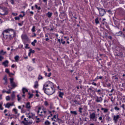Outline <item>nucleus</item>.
Listing matches in <instances>:
<instances>
[{
    "instance_id": "obj_27",
    "label": "nucleus",
    "mask_w": 125,
    "mask_h": 125,
    "mask_svg": "<svg viewBox=\"0 0 125 125\" xmlns=\"http://www.w3.org/2000/svg\"><path fill=\"white\" fill-rule=\"evenodd\" d=\"M99 121H101V123H103V116L101 115L99 118Z\"/></svg>"
},
{
    "instance_id": "obj_60",
    "label": "nucleus",
    "mask_w": 125,
    "mask_h": 125,
    "mask_svg": "<svg viewBox=\"0 0 125 125\" xmlns=\"http://www.w3.org/2000/svg\"><path fill=\"white\" fill-rule=\"evenodd\" d=\"M106 86L110 87L111 86V83H109L106 85Z\"/></svg>"
},
{
    "instance_id": "obj_62",
    "label": "nucleus",
    "mask_w": 125,
    "mask_h": 125,
    "mask_svg": "<svg viewBox=\"0 0 125 125\" xmlns=\"http://www.w3.org/2000/svg\"><path fill=\"white\" fill-rule=\"evenodd\" d=\"M89 90H90V91L92 90V87H91L89 88L88 89V92H89Z\"/></svg>"
},
{
    "instance_id": "obj_29",
    "label": "nucleus",
    "mask_w": 125,
    "mask_h": 125,
    "mask_svg": "<svg viewBox=\"0 0 125 125\" xmlns=\"http://www.w3.org/2000/svg\"><path fill=\"white\" fill-rule=\"evenodd\" d=\"M31 31L33 33H35V32H36V26H33L31 29Z\"/></svg>"
},
{
    "instance_id": "obj_26",
    "label": "nucleus",
    "mask_w": 125,
    "mask_h": 125,
    "mask_svg": "<svg viewBox=\"0 0 125 125\" xmlns=\"http://www.w3.org/2000/svg\"><path fill=\"white\" fill-rule=\"evenodd\" d=\"M14 59H15V61L16 62H17L18 61V60H19V56H18V55L16 56L14 58Z\"/></svg>"
},
{
    "instance_id": "obj_28",
    "label": "nucleus",
    "mask_w": 125,
    "mask_h": 125,
    "mask_svg": "<svg viewBox=\"0 0 125 125\" xmlns=\"http://www.w3.org/2000/svg\"><path fill=\"white\" fill-rule=\"evenodd\" d=\"M35 118L36 119V120H38L36 121V123L39 124V123L41 122V121H40V118H38V116L35 117Z\"/></svg>"
},
{
    "instance_id": "obj_21",
    "label": "nucleus",
    "mask_w": 125,
    "mask_h": 125,
    "mask_svg": "<svg viewBox=\"0 0 125 125\" xmlns=\"http://www.w3.org/2000/svg\"><path fill=\"white\" fill-rule=\"evenodd\" d=\"M26 92H28V89H27V88H22V93L23 94H25V93H26Z\"/></svg>"
},
{
    "instance_id": "obj_50",
    "label": "nucleus",
    "mask_w": 125,
    "mask_h": 125,
    "mask_svg": "<svg viewBox=\"0 0 125 125\" xmlns=\"http://www.w3.org/2000/svg\"><path fill=\"white\" fill-rule=\"evenodd\" d=\"M17 97H18V100L19 101H20V100H21V97H19V95H17Z\"/></svg>"
},
{
    "instance_id": "obj_20",
    "label": "nucleus",
    "mask_w": 125,
    "mask_h": 125,
    "mask_svg": "<svg viewBox=\"0 0 125 125\" xmlns=\"http://www.w3.org/2000/svg\"><path fill=\"white\" fill-rule=\"evenodd\" d=\"M38 87H39V83H38L37 81H36L35 83L34 87V88H38Z\"/></svg>"
},
{
    "instance_id": "obj_7",
    "label": "nucleus",
    "mask_w": 125,
    "mask_h": 125,
    "mask_svg": "<svg viewBox=\"0 0 125 125\" xmlns=\"http://www.w3.org/2000/svg\"><path fill=\"white\" fill-rule=\"evenodd\" d=\"M36 118V114H34V113H29L28 114V117L27 118V120H28V121H30V120H31V119H32V120H35Z\"/></svg>"
},
{
    "instance_id": "obj_17",
    "label": "nucleus",
    "mask_w": 125,
    "mask_h": 125,
    "mask_svg": "<svg viewBox=\"0 0 125 125\" xmlns=\"http://www.w3.org/2000/svg\"><path fill=\"white\" fill-rule=\"evenodd\" d=\"M22 40H27L28 39V36L26 34H22L21 35Z\"/></svg>"
},
{
    "instance_id": "obj_32",
    "label": "nucleus",
    "mask_w": 125,
    "mask_h": 125,
    "mask_svg": "<svg viewBox=\"0 0 125 125\" xmlns=\"http://www.w3.org/2000/svg\"><path fill=\"white\" fill-rule=\"evenodd\" d=\"M95 22L96 24H99V21H98V18H96L95 20Z\"/></svg>"
},
{
    "instance_id": "obj_8",
    "label": "nucleus",
    "mask_w": 125,
    "mask_h": 125,
    "mask_svg": "<svg viewBox=\"0 0 125 125\" xmlns=\"http://www.w3.org/2000/svg\"><path fill=\"white\" fill-rule=\"evenodd\" d=\"M22 124H23L24 125H29L33 124V121H32V120L31 119H29V120L28 121V120L27 119V122L22 121Z\"/></svg>"
},
{
    "instance_id": "obj_33",
    "label": "nucleus",
    "mask_w": 125,
    "mask_h": 125,
    "mask_svg": "<svg viewBox=\"0 0 125 125\" xmlns=\"http://www.w3.org/2000/svg\"><path fill=\"white\" fill-rule=\"evenodd\" d=\"M35 7H36V9H38V10H41V7L38 6L37 5H35Z\"/></svg>"
},
{
    "instance_id": "obj_47",
    "label": "nucleus",
    "mask_w": 125,
    "mask_h": 125,
    "mask_svg": "<svg viewBox=\"0 0 125 125\" xmlns=\"http://www.w3.org/2000/svg\"><path fill=\"white\" fill-rule=\"evenodd\" d=\"M44 105L45 106H48V103L47 102V101L44 102Z\"/></svg>"
},
{
    "instance_id": "obj_55",
    "label": "nucleus",
    "mask_w": 125,
    "mask_h": 125,
    "mask_svg": "<svg viewBox=\"0 0 125 125\" xmlns=\"http://www.w3.org/2000/svg\"><path fill=\"white\" fill-rule=\"evenodd\" d=\"M96 92H98V93H99V94H100V92H101V90L99 89V90H97Z\"/></svg>"
},
{
    "instance_id": "obj_58",
    "label": "nucleus",
    "mask_w": 125,
    "mask_h": 125,
    "mask_svg": "<svg viewBox=\"0 0 125 125\" xmlns=\"http://www.w3.org/2000/svg\"><path fill=\"white\" fill-rule=\"evenodd\" d=\"M15 88H13V87H10L9 90L10 91H11V90H12V89H14Z\"/></svg>"
},
{
    "instance_id": "obj_57",
    "label": "nucleus",
    "mask_w": 125,
    "mask_h": 125,
    "mask_svg": "<svg viewBox=\"0 0 125 125\" xmlns=\"http://www.w3.org/2000/svg\"><path fill=\"white\" fill-rule=\"evenodd\" d=\"M76 98H77V99H81V97H80V95H77L76 96Z\"/></svg>"
},
{
    "instance_id": "obj_53",
    "label": "nucleus",
    "mask_w": 125,
    "mask_h": 125,
    "mask_svg": "<svg viewBox=\"0 0 125 125\" xmlns=\"http://www.w3.org/2000/svg\"><path fill=\"white\" fill-rule=\"evenodd\" d=\"M2 59H3V57L1 56V55H0V61L1 62L2 61Z\"/></svg>"
},
{
    "instance_id": "obj_37",
    "label": "nucleus",
    "mask_w": 125,
    "mask_h": 125,
    "mask_svg": "<svg viewBox=\"0 0 125 125\" xmlns=\"http://www.w3.org/2000/svg\"><path fill=\"white\" fill-rule=\"evenodd\" d=\"M25 48H27L28 49H30V47H29V44H25Z\"/></svg>"
},
{
    "instance_id": "obj_41",
    "label": "nucleus",
    "mask_w": 125,
    "mask_h": 125,
    "mask_svg": "<svg viewBox=\"0 0 125 125\" xmlns=\"http://www.w3.org/2000/svg\"><path fill=\"white\" fill-rule=\"evenodd\" d=\"M79 112H80V113H83V108H82V107H80L79 108Z\"/></svg>"
},
{
    "instance_id": "obj_9",
    "label": "nucleus",
    "mask_w": 125,
    "mask_h": 125,
    "mask_svg": "<svg viewBox=\"0 0 125 125\" xmlns=\"http://www.w3.org/2000/svg\"><path fill=\"white\" fill-rule=\"evenodd\" d=\"M4 105H5V108H8V109H9V108H10V107H11V106L14 105V103H7L6 104H4Z\"/></svg>"
},
{
    "instance_id": "obj_11",
    "label": "nucleus",
    "mask_w": 125,
    "mask_h": 125,
    "mask_svg": "<svg viewBox=\"0 0 125 125\" xmlns=\"http://www.w3.org/2000/svg\"><path fill=\"white\" fill-rule=\"evenodd\" d=\"M52 120L54 121V122L61 121L60 119L58 118V116L56 115H54L53 118H52Z\"/></svg>"
},
{
    "instance_id": "obj_56",
    "label": "nucleus",
    "mask_w": 125,
    "mask_h": 125,
    "mask_svg": "<svg viewBox=\"0 0 125 125\" xmlns=\"http://www.w3.org/2000/svg\"><path fill=\"white\" fill-rule=\"evenodd\" d=\"M12 15H13L14 16H16L17 15H18V14H17V13H13Z\"/></svg>"
},
{
    "instance_id": "obj_3",
    "label": "nucleus",
    "mask_w": 125,
    "mask_h": 125,
    "mask_svg": "<svg viewBox=\"0 0 125 125\" xmlns=\"http://www.w3.org/2000/svg\"><path fill=\"white\" fill-rule=\"evenodd\" d=\"M8 9L4 7H0V15H7Z\"/></svg>"
},
{
    "instance_id": "obj_59",
    "label": "nucleus",
    "mask_w": 125,
    "mask_h": 125,
    "mask_svg": "<svg viewBox=\"0 0 125 125\" xmlns=\"http://www.w3.org/2000/svg\"><path fill=\"white\" fill-rule=\"evenodd\" d=\"M11 3L12 4H14V0H11Z\"/></svg>"
},
{
    "instance_id": "obj_2",
    "label": "nucleus",
    "mask_w": 125,
    "mask_h": 125,
    "mask_svg": "<svg viewBox=\"0 0 125 125\" xmlns=\"http://www.w3.org/2000/svg\"><path fill=\"white\" fill-rule=\"evenodd\" d=\"M3 38L6 42H10L15 37V31L12 29H8L4 30L2 33Z\"/></svg>"
},
{
    "instance_id": "obj_51",
    "label": "nucleus",
    "mask_w": 125,
    "mask_h": 125,
    "mask_svg": "<svg viewBox=\"0 0 125 125\" xmlns=\"http://www.w3.org/2000/svg\"><path fill=\"white\" fill-rule=\"evenodd\" d=\"M18 108L20 109L21 110V112H23V108H22V107H21V106H19Z\"/></svg>"
},
{
    "instance_id": "obj_10",
    "label": "nucleus",
    "mask_w": 125,
    "mask_h": 125,
    "mask_svg": "<svg viewBox=\"0 0 125 125\" xmlns=\"http://www.w3.org/2000/svg\"><path fill=\"white\" fill-rule=\"evenodd\" d=\"M120 115H114L113 116V121H114V123L117 124L118 123V120L120 119Z\"/></svg>"
},
{
    "instance_id": "obj_39",
    "label": "nucleus",
    "mask_w": 125,
    "mask_h": 125,
    "mask_svg": "<svg viewBox=\"0 0 125 125\" xmlns=\"http://www.w3.org/2000/svg\"><path fill=\"white\" fill-rule=\"evenodd\" d=\"M29 96L28 98L29 99H31V98H32V97H33V96H34V95L33 94H30V93H29Z\"/></svg>"
},
{
    "instance_id": "obj_54",
    "label": "nucleus",
    "mask_w": 125,
    "mask_h": 125,
    "mask_svg": "<svg viewBox=\"0 0 125 125\" xmlns=\"http://www.w3.org/2000/svg\"><path fill=\"white\" fill-rule=\"evenodd\" d=\"M3 80H4V81H5V82H6L7 78H6V76H5L3 79Z\"/></svg>"
},
{
    "instance_id": "obj_38",
    "label": "nucleus",
    "mask_w": 125,
    "mask_h": 125,
    "mask_svg": "<svg viewBox=\"0 0 125 125\" xmlns=\"http://www.w3.org/2000/svg\"><path fill=\"white\" fill-rule=\"evenodd\" d=\"M114 110L116 111H120V108H119L118 106H115L114 107Z\"/></svg>"
},
{
    "instance_id": "obj_48",
    "label": "nucleus",
    "mask_w": 125,
    "mask_h": 125,
    "mask_svg": "<svg viewBox=\"0 0 125 125\" xmlns=\"http://www.w3.org/2000/svg\"><path fill=\"white\" fill-rule=\"evenodd\" d=\"M15 20H20V18L19 17H15Z\"/></svg>"
},
{
    "instance_id": "obj_52",
    "label": "nucleus",
    "mask_w": 125,
    "mask_h": 125,
    "mask_svg": "<svg viewBox=\"0 0 125 125\" xmlns=\"http://www.w3.org/2000/svg\"><path fill=\"white\" fill-rule=\"evenodd\" d=\"M15 97V95L14 94V92L11 94V97L13 98L14 97Z\"/></svg>"
},
{
    "instance_id": "obj_31",
    "label": "nucleus",
    "mask_w": 125,
    "mask_h": 125,
    "mask_svg": "<svg viewBox=\"0 0 125 125\" xmlns=\"http://www.w3.org/2000/svg\"><path fill=\"white\" fill-rule=\"evenodd\" d=\"M13 111L15 112V114H16V115H17L18 114V111H17V109L14 108L13 109Z\"/></svg>"
},
{
    "instance_id": "obj_4",
    "label": "nucleus",
    "mask_w": 125,
    "mask_h": 125,
    "mask_svg": "<svg viewBox=\"0 0 125 125\" xmlns=\"http://www.w3.org/2000/svg\"><path fill=\"white\" fill-rule=\"evenodd\" d=\"M90 121H93L94 122H97V117H96V114L95 113L93 112L90 114Z\"/></svg>"
},
{
    "instance_id": "obj_46",
    "label": "nucleus",
    "mask_w": 125,
    "mask_h": 125,
    "mask_svg": "<svg viewBox=\"0 0 125 125\" xmlns=\"http://www.w3.org/2000/svg\"><path fill=\"white\" fill-rule=\"evenodd\" d=\"M42 79H43V78L42 77V76L39 75V77H38V80H42Z\"/></svg>"
},
{
    "instance_id": "obj_43",
    "label": "nucleus",
    "mask_w": 125,
    "mask_h": 125,
    "mask_svg": "<svg viewBox=\"0 0 125 125\" xmlns=\"http://www.w3.org/2000/svg\"><path fill=\"white\" fill-rule=\"evenodd\" d=\"M8 75H9V77H12V76L14 75V74L10 72L8 73Z\"/></svg>"
},
{
    "instance_id": "obj_1",
    "label": "nucleus",
    "mask_w": 125,
    "mask_h": 125,
    "mask_svg": "<svg viewBox=\"0 0 125 125\" xmlns=\"http://www.w3.org/2000/svg\"><path fill=\"white\" fill-rule=\"evenodd\" d=\"M43 90L47 95H52L55 92V88H54L53 83L51 82L46 83L43 85Z\"/></svg>"
},
{
    "instance_id": "obj_61",
    "label": "nucleus",
    "mask_w": 125,
    "mask_h": 125,
    "mask_svg": "<svg viewBox=\"0 0 125 125\" xmlns=\"http://www.w3.org/2000/svg\"><path fill=\"white\" fill-rule=\"evenodd\" d=\"M51 75H52L51 72H50V73L48 74V76H47L48 78H49V77H50V76H51Z\"/></svg>"
},
{
    "instance_id": "obj_12",
    "label": "nucleus",
    "mask_w": 125,
    "mask_h": 125,
    "mask_svg": "<svg viewBox=\"0 0 125 125\" xmlns=\"http://www.w3.org/2000/svg\"><path fill=\"white\" fill-rule=\"evenodd\" d=\"M38 113H40V114H39L40 117H43V114H42V113H43V109L42 110V108L39 107Z\"/></svg>"
},
{
    "instance_id": "obj_44",
    "label": "nucleus",
    "mask_w": 125,
    "mask_h": 125,
    "mask_svg": "<svg viewBox=\"0 0 125 125\" xmlns=\"http://www.w3.org/2000/svg\"><path fill=\"white\" fill-rule=\"evenodd\" d=\"M0 110H3V107H2V104H0Z\"/></svg>"
},
{
    "instance_id": "obj_19",
    "label": "nucleus",
    "mask_w": 125,
    "mask_h": 125,
    "mask_svg": "<svg viewBox=\"0 0 125 125\" xmlns=\"http://www.w3.org/2000/svg\"><path fill=\"white\" fill-rule=\"evenodd\" d=\"M59 96L61 98H63V96H64V93L61 92H59Z\"/></svg>"
},
{
    "instance_id": "obj_34",
    "label": "nucleus",
    "mask_w": 125,
    "mask_h": 125,
    "mask_svg": "<svg viewBox=\"0 0 125 125\" xmlns=\"http://www.w3.org/2000/svg\"><path fill=\"white\" fill-rule=\"evenodd\" d=\"M29 52H30L31 54H32V53L34 54V53H35V50H33V49H29Z\"/></svg>"
},
{
    "instance_id": "obj_5",
    "label": "nucleus",
    "mask_w": 125,
    "mask_h": 125,
    "mask_svg": "<svg viewBox=\"0 0 125 125\" xmlns=\"http://www.w3.org/2000/svg\"><path fill=\"white\" fill-rule=\"evenodd\" d=\"M97 9L99 11L100 16H104V15L106 14V11L104 9L99 8V7H97Z\"/></svg>"
},
{
    "instance_id": "obj_36",
    "label": "nucleus",
    "mask_w": 125,
    "mask_h": 125,
    "mask_svg": "<svg viewBox=\"0 0 125 125\" xmlns=\"http://www.w3.org/2000/svg\"><path fill=\"white\" fill-rule=\"evenodd\" d=\"M113 80H118V77H117V75L112 76Z\"/></svg>"
},
{
    "instance_id": "obj_64",
    "label": "nucleus",
    "mask_w": 125,
    "mask_h": 125,
    "mask_svg": "<svg viewBox=\"0 0 125 125\" xmlns=\"http://www.w3.org/2000/svg\"><path fill=\"white\" fill-rule=\"evenodd\" d=\"M15 66H16V65L14 64H12L11 66L12 68H15Z\"/></svg>"
},
{
    "instance_id": "obj_49",
    "label": "nucleus",
    "mask_w": 125,
    "mask_h": 125,
    "mask_svg": "<svg viewBox=\"0 0 125 125\" xmlns=\"http://www.w3.org/2000/svg\"><path fill=\"white\" fill-rule=\"evenodd\" d=\"M5 72H6V73H7V74H9V73H10V72H9V70H8V69H7V68L5 69Z\"/></svg>"
},
{
    "instance_id": "obj_22",
    "label": "nucleus",
    "mask_w": 125,
    "mask_h": 125,
    "mask_svg": "<svg viewBox=\"0 0 125 125\" xmlns=\"http://www.w3.org/2000/svg\"><path fill=\"white\" fill-rule=\"evenodd\" d=\"M6 54V51H4L3 50L0 51V55H5Z\"/></svg>"
},
{
    "instance_id": "obj_45",
    "label": "nucleus",
    "mask_w": 125,
    "mask_h": 125,
    "mask_svg": "<svg viewBox=\"0 0 125 125\" xmlns=\"http://www.w3.org/2000/svg\"><path fill=\"white\" fill-rule=\"evenodd\" d=\"M6 100H7V101L10 100V97L9 96L6 97Z\"/></svg>"
},
{
    "instance_id": "obj_14",
    "label": "nucleus",
    "mask_w": 125,
    "mask_h": 125,
    "mask_svg": "<svg viewBox=\"0 0 125 125\" xmlns=\"http://www.w3.org/2000/svg\"><path fill=\"white\" fill-rule=\"evenodd\" d=\"M25 107L26 108V109H27L28 110H30V109H31V105H30V102H28L25 105Z\"/></svg>"
},
{
    "instance_id": "obj_15",
    "label": "nucleus",
    "mask_w": 125,
    "mask_h": 125,
    "mask_svg": "<svg viewBox=\"0 0 125 125\" xmlns=\"http://www.w3.org/2000/svg\"><path fill=\"white\" fill-rule=\"evenodd\" d=\"M2 64L3 65L4 67H7V66H8V61H5L2 62Z\"/></svg>"
},
{
    "instance_id": "obj_63",
    "label": "nucleus",
    "mask_w": 125,
    "mask_h": 125,
    "mask_svg": "<svg viewBox=\"0 0 125 125\" xmlns=\"http://www.w3.org/2000/svg\"><path fill=\"white\" fill-rule=\"evenodd\" d=\"M108 39H109V40H112L113 39V37H112V36H108Z\"/></svg>"
},
{
    "instance_id": "obj_40",
    "label": "nucleus",
    "mask_w": 125,
    "mask_h": 125,
    "mask_svg": "<svg viewBox=\"0 0 125 125\" xmlns=\"http://www.w3.org/2000/svg\"><path fill=\"white\" fill-rule=\"evenodd\" d=\"M97 80H102V79H103V77L102 76H100V77H98L97 76V78H96Z\"/></svg>"
},
{
    "instance_id": "obj_6",
    "label": "nucleus",
    "mask_w": 125,
    "mask_h": 125,
    "mask_svg": "<svg viewBox=\"0 0 125 125\" xmlns=\"http://www.w3.org/2000/svg\"><path fill=\"white\" fill-rule=\"evenodd\" d=\"M10 84H11V86L13 87V88H15V87H17V83H15V82H14V79L13 78H10Z\"/></svg>"
},
{
    "instance_id": "obj_16",
    "label": "nucleus",
    "mask_w": 125,
    "mask_h": 125,
    "mask_svg": "<svg viewBox=\"0 0 125 125\" xmlns=\"http://www.w3.org/2000/svg\"><path fill=\"white\" fill-rule=\"evenodd\" d=\"M52 12H48V13L46 14V16L48 17V18H51V17L52 16Z\"/></svg>"
},
{
    "instance_id": "obj_25",
    "label": "nucleus",
    "mask_w": 125,
    "mask_h": 125,
    "mask_svg": "<svg viewBox=\"0 0 125 125\" xmlns=\"http://www.w3.org/2000/svg\"><path fill=\"white\" fill-rule=\"evenodd\" d=\"M36 43H37V40H34V42H33L32 43H31V44H32V45L33 46H36Z\"/></svg>"
},
{
    "instance_id": "obj_23",
    "label": "nucleus",
    "mask_w": 125,
    "mask_h": 125,
    "mask_svg": "<svg viewBox=\"0 0 125 125\" xmlns=\"http://www.w3.org/2000/svg\"><path fill=\"white\" fill-rule=\"evenodd\" d=\"M27 68L28 71H29V72H31L32 71H33V70H34V68L30 66L29 65L27 66Z\"/></svg>"
},
{
    "instance_id": "obj_24",
    "label": "nucleus",
    "mask_w": 125,
    "mask_h": 125,
    "mask_svg": "<svg viewBox=\"0 0 125 125\" xmlns=\"http://www.w3.org/2000/svg\"><path fill=\"white\" fill-rule=\"evenodd\" d=\"M102 111H104V113H107L108 112V109L105 108H101Z\"/></svg>"
},
{
    "instance_id": "obj_13",
    "label": "nucleus",
    "mask_w": 125,
    "mask_h": 125,
    "mask_svg": "<svg viewBox=\"0 0 125 125\" xmlns=\"http://www.w3.org/2000/svg\"><path fill=\"white\" fill-rule=\"evenodd\" d=\"M103 100V99L102 98V97H97V99L96 100V102H97V103H99V102H102V101Z\"/></svg>"
},
{
    "instance_id": "obj_18",
    "label": "nucleus",
    "mask_w": 125,
    "mask_h": 125,
    "mask_svg": "<svg viewBox=\"0 0 125 125\" xmlns=\"http://www.w3.org/2000/svg\"><path fill=\"white\" fill-rule=\"evenodd\" d=\"M117 34L118 35V36H120V37H123V36H124V37H125V34H124L122 31L118 32L117 33Z\"/></svg>"
},
{
    "instance_id": "obj_30",
    "label": "nucleus",
    "mask_w": 125,
    "mask_h": 125,
    "mask_svg": "<svg viewBox=\"0 0 125 125\" xmlns=\"http://www.w3.org/2000/svg\"><path fill=\"white\" fill-rule=\"evenodd\" d=\"M70 113L71 114H73L74 115H78V113H77L76 111H71Z\"/></svg>"
},
{
    "instance_id": "obj_42",
    "label": "nucleus",
    "mask_w": 125,
    "mask_h": 125,
    "mask_svg": "<svg viewBox=\"0 0 125 125\" xmlns=\"http://www.w3.org/2000/svg\"><path fill=\"white\" fill-rule=\"evenodd\" d=\"M73 102H74V103H75L76 104H80V103L78 102L77 100H74L73 101Z\"/></svg>"
},
{
    "instance_id": "obj_35",
    "label": "nucleus",
    "mask_w": 125,
    "mask_h": 125,
    "mask_svg": "<svg viewBox=\"0 0 125 125\" xmlns=\"http://www.w3.org/2000/svg\"><path fill=\"white\" fill-rule=\"evenodd\" d=\"M45 125H50V122H49L48 121H46V122H45Z\"/></svg>"
}]
</instances>
